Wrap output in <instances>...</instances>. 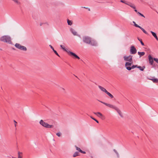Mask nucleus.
Instances as JSON below:
<instances>
[{"label": "nucleus", "instance_id": "nucleus-1", "mask_svg": "<svg viewBox=\"0 0 158 158\" xmlns=\"http://www.w3.org/2000/svg\"><path fill=\"white\" fill-rule=\"evenodd\" d=\"M98 101L102 103H103V104L107 106H108V107H109L110 108L113 109H114L115 110H116L117 113L118 114L121 116H122V113L121 110H119L118 108L115 107L113 105L108 104L106 103H105V102L100 101L98 100Z\"/></svg>", "mask_w": 158, "mask_h": 158}, {"label": "nucleus", "instance_id": "nucleus-2", "mask_svg": "<svg viewBox=\"0 0 158 158\" xmlns=\"http://www.w3.org/2000/svg\"><path fill=\"white\" fill-rule=\"evenodd\" d=\"M60 46L61 48L64 51H66L67 53L70 55L73 56L75 57L76 58H77L78 59H80V58L75 53L70 52L69 51L68 49H66L64 47L63 45H60Z\"/></svg>", "mask_w": 158, "mask_h": 158}, {"label": "nucleus", "instance_id": "nucleus-3", "mask_svg": "<svg viewBox=\"0 0 158 158\" xmlns=\"http://www.w3.org/2000/svg\"><path fill=\"white\" fill-rule=\"evenodd\" d=\"M0 40L2 42L9 44L11 43L10 38L8 36L4 35L1 37Z\"/></svg>", "mask_w": 158, "mask_h": 158}, {"label": "nucleus", "instance_id": "nucleus-4", "mask_svg": "<svg viewBox=\"0 0 158 158\" xmlns=\"http://www.w3.org/2000/svg\"><path fill=\"white\" fill-rule=\"evenodd\" d=\"M39 123L40 125L46 128H51L53 127L52 125L49 124L44 122L43 120H41Z\"/></svg>", "mask_w": 158, "mask_h": 158}, {"label": "nucleus", "instance_id": "nucleus-5", "mask_svg": "<svg viewBox=\"0 0 158 158\" xmlns=\"http://www.w3.org/2000/svg\"><path fill=\"white\" fill-rule=\"evenodd\" d=\"M15 46L17 48L24 51H26L27 50L26 48L23 46L19 44L16 43L15 44Z\"/></svg>", "mask_w": 158, "mask_h": 158}, {"label": "nucleus", "instance_id": "nucleus-6", "mask_svg": "<svg viewBox=\"0 0 158 158\" xmlns=\"http://www.w3.org/2000/svg\"><path fill=\"white\" fill-rule=\"evenodd\" d=\"M88 44L93 46H97L98 45V44L97 41L94 39L91 38Z\"/></svg>", "mask_w": 158, "mask_h": 158}, {"label": "nucleus", "instance_id": "nucleus-7", "mask_svg": "<svg viewBox=\"0 0 158 158\" xmlns=\"http://www.w3.org/2000/svg\"><path fill=\"white\" fill-rule=\"evenodd\" d=\"M91 38L88 36H84L83 37L82 40L83 42L87 44H88Z\"/></svg>", "mask_w": 158, "mask_h": 158}, {"label": "nucleus", "instance_id": "nucleus-8", "mask_svg": "<svg viewBox=\"0 0 158 158\" xmlns=\"http://www.w3.org/2000/svg\"><path fill=\"white\" fill-rule=\"evenodd\" d=\"M132 56L131 55H129L128 56H124L123 57L125 61H128L130 62L132 61Z\"/></svg>", "mask_w": 158, "mask_h": 158}, {"label": "nucleus", "instance_id": "nucleus-9", "mask_svg": "<svg viewBox=\"0 0 158 158\" xmlns=\"http://www.w3.org/2000/svg\"><path fill=\"white\" fill-rule=\"evenodd\" d=\"M137 50L133 46H131L130 49V52L131 54H135L136 53Z\"/></svg>", "mask_w": 158, "mask_h": 158}, {"label": "nucleus", "instance_id": "nucleus-10", "mask_svg": "<svg viewBox=\"0 0 158 158\" xmlns=\"http://www.w3.org/2000/svg\"><path fill=\"white\" fill-rule=\"evenodd\" d=\"M132 63L128 62H126L125 66L126 67V69L128 70H130L131 69V67H128L129 66H130L131 65Z\"/></svg>", "mask_w": 158, "mask_h": 158}, {"label": "nucleus", "instance_id": "nucleus-11", "mask_svg": "<svg viewBox=\"0 0 158 158\" xmlns=\"http://www.w3.org/2000/svg\"><path fill=\"white\" fill-rule=\"evenodd\" d=\"M94 114L99 118H102L104 117L103 114L99 112H94Z\"/></svg>", "mask_w": 158, "mask_h": 158}, {"label": "nucleus", "instance_id": "nucleus-12", "mask_svg": "<svg viewBox=\"0 0 158 158\" xmlns=\"http://www.w3.org/2000/svg\"><path fill=\"white\" fill-rule=\"evenodd\" d=\"M148 59L150 64L151 65L152 64L153 61L152 57L150 55H149L148 56Z\"/></svg>", "mask_w": 158, "mask_h": 158}, {"label": "nucleus", "instance_id": "nucleus-13", "mask_svg": "<svg viewBox=\"0 0 158 158\" xmlns=\"http://www.w3.org/2000/svg\"><path fill=\"white\" fill-rule=\"evenodd\" d=\"M150 32L152 34L153 36L155 38V39L157 40H158V38L155 32L152 31H150Z\"/></svg>", "mask_w": 158, "mask_h": 158}, {"label": "nucleus", "instance_id": "nucleus-14", "mask_svg": "<svg viewBox=\"0 0 158 158\" xmlns=\"http://www.w3.org/2000/svg\"><path fill=\"white\" fill-rule=\"evenodd\" d=\"M98 87L102 91L105 93H106L107 91L105 88L101 86H98Z\"/></svg>", "mask_w": 158, "mask_h": 158}, {"label": "nucleus", "instance_id": "nucleus-15", "mask_svg": "<svg viewBox=\"0 0 158 158\" xmlns=\"http://www.w3.org/2000/svg\"><path fill=\"white\" fill-rule=\"evenodd\" d=\"M70 31L74 35H77V32L75 30H74L73 29L71 28L70 29Z\"/></svg>", "mask_w": 158, "mask_h": 158}, {"label": "nucleus", "instance_id": "nucleus-16", "mask_svg": "<svg viewBox=\"0 0 158 158\" xmlns=\"http://www.w3.org/2000/svg\"><path fill=\"white\" fill-rule=\"evenodd\" d=\"M148 79L152 81L154 83H158V79L157 78H148Z\"/></svg>", "mask_w": 158, "mask_h": 158}, {"label": "nucleus", "instance_id": "nucleus-17", "mask_svg": "<svg viewBox=\"0 0 158 158\" xmlns=\"http://www.w3.org/2000/svg\"><path fill=\"white\" fill-rule=\"evenodd\" d=\"M137 68L139 69L141 71H143L144 69L145 68V67L144 66L142 67L138 66Z\"/></svg>", "mask_w": 158, "mask_h": 158}, {"label": "nucleus", "instance_id": "nucleus-18", "mask_svg": "<svg viewBox=\"0 0 158 158\" xmlns=\"http://www.w3.org/2000/svg\"><path fill=\"white\" fill-rule=\"evenodd\" d=\"M79 152H75L73 155V157H75L79 155Z\"/></svg>", "mask_w": 158, "mask_h": 158}, {"label": "nucleus", "instance_id": "nucleus-19", "mask_svg": "<svg viewBox=\"0 0 158 158\" xmlns=\"http://www.w3.org/2000/svg\"><path fill=\"white\" fill-rule=\"evenodd\" d=\"M138 54L139 56V57H140L144 55H145V53L144 52H138Z\"/></svg>", "mask_w": 158, "mask_h": 158}, {"label": "nucleus", "instance_id": "nucleus-20", "mask_svg": "<svg viewBox=\"0 0 158 158\" xmlns=\"http://www.w3.org/2000/svg\"><path fill=\"white\" fill-rule=\"evenodd\" d=\"M22 153L18 152V158H22Z\"/></svg>", "mask_w": 158, "mask_h": 158}, {"label": "nucleus", "instance_id": "nucleus-21", "mask_svg": "<svg viewBox=\"0 0 158 158\" xmlns=\"http://www.w3.org/2000/svg\"><path fill=\"white\" fill-rule=\"evenodd\" d=\"M139 28L144 33L147 35L148 34V33L143 28L141 27H140Z\"/></svg>", "mask_w": 158, "mask_h": 158}, {"label": "nucleus", "instance_id": "nucleus-22", "mask_svg": "<svg viewBox=\"0 0 158 158\" xmlns=\"http://www.w3.org/2000/svg\"><path fill=\"white\" fill-rule=\"evenodd\" d=\"M67 23H68V24L69 25H71L72 24V21L71 20H69L68 19L67 20Z\"/></svg>", "mask_w": 158, "mask_h": 158}, {"label": "nucleus", "instance_id": "nucleus-23", "mask_svg": "<svg viewBox=\"0 0 158 158\" xmlns=\"http://www.w3.org/2000/svg\"><path fill=\"white\" fill-rule=\"evenodd\" d=\"M106 93L111 98H113V96L108 91H107V92Z\"/></svg>", "mask_w": 158, "mask_h": 158}, {"label": "nucleus", "instance_id": "nucleus-24", "mask_svg": "<svg viewBox=\"0 0 158 158\" xmlns=\"http://www.w3.org/2000/svg\"><path fill=\"white\" fill-rule=\"evenodd\" d=\"M77 149L78 150L79 152H81L82 153L85 154L86 153L85 152L81 150V149Z\"/></svg>", "mask_w": 158, "mask_h": 158}, {"label": "nucleus", "instance_id": "nucleus-25", "mask_svg": "<svg viewBox=\"0 0 158 158\" xmlns=\"http://www.w3.org/2000/svg\"><path fill=\"white\" fill-rule=\"evenodd\" d=\"M138 40L140 41V42L141 44L143 45V46H144V44L143 43V42H142V40L141 39H139V38H138Z\"/></svg>", "mask_w": 158, "mask_h": 158}, {"label": "nucleus", "instance_id": "nucleus-26", "mask_svg": "<svg viewBox=\"0 0 158 158\" xmlns=\"http://www.w3.org/2000/svg\"><path fill=\"white\" fill-rule=\"evenodd\" d=\"M126 4L127 5L129 6H131V7L132 8H133V9H135V6L131 5V4H129L128 3H126Z\"/></svg>", "mask_w": 158, "mask_h": 158}, {"label": "nucleus", "instance_id": "nucleus-27", "mask_svg": "<svg viewBox=\"0 0 158 158\" xmlns=\"http://www.w3.org/2000/svg\"><path fill=\"white\" fill-rule=\"evenodd\" d=\"M133 23L134 24V25L135 27L139 28L140 27L138 25V24H136L135 22L133 21Z\"/></svg>", "mask_w": 158, "mask_h": 158}, {"label": "nucleus", "instance_id": "nucleus-28", "mask_svg": "<svg viewBox=\"0 0 158 158\" xmlns=\"http://www.w3.org/2000/svg\"><path fill=\"white\" fill-rule=\"evenodd\" d=\"M138 65H133L131 67V69H133L135 68H137L138 67Z\"/></svg>", "mask_w": 158, "mask_h": 158}, {"label": "nucleus", "instance_id": "nucleus-29", "mask_svg": "<svg viewBox=\"0 0 158 158\" xmlns=\"http://www.w3.org/2000/svg\"><path fill=\"white\" fill-rule=\"evenodd\" d=\"M90 117L92 119H93V120H94V121H95L97 123H98L99 122L97 120H96V119H95V118H93V117Z\"/></svg>", "mask_w": 158, "mask_h": 158}, {"label": "nucleus", "instance_id": "nucleus-30", "mask_svg": "<svg viewBox=\"0 0 158 158\" xmlns=\"http://www.w3.org/2000/svg\"><path fill=\"white\" fill-rule=\"evenodd\" d=\"M137 14H138L139 15H140V16H141L145 18L143 14H141V13H139V12H137Z\"/></svg>", "mask_w": 158, "mask_h": 158}, {"label": "nucleus", "instance_id": "nucleus-31", "mask_svg": "<svg viewBox=\"0 0 158 158\" xmlns=\"http://www.w3.org/2000/svg\"><path fill=\"white\" fill-rule=\"evenodd\" d=\"M153 60H155L157 63L158 64V59L157 58H154Z\"/></svg>", "mask_w": 158, "mask_h": 158}, {"label": "nucleus", "instance_id": "nucleus-32", "mask_svg": "<svg viewBox=\"0 0 158 158\" xmlns=\"http://www.w3.org/2000/svg\"><path fill=\"white\" fill-rule=\"evenodd\" d=\"M54 51V53L58 56H60L59 55V54H58V53H57V52L55 50H54L53 51Z\"/></svg>", "mask_w": 158, "mask_h": 158}, {"label": "nucleus", "instance_id": "nucleus-33", "mask_svg": "<svg viewBox=\"0 0 158 158\" xmlns=\"http://www.w3.org/2000/svg\"><path fill=\"white\" fill-rule=\"evenodd\" d=\"M56 135L59 137H60L61 136V134L60 132H58L56 133Z\"/></svg>", "mask_w": 158, "mask_h": 158}, {"label": "nucleus", "instance_id": "nucleus-34", "mask_svg": "<svg viewBox=\"0 0 158 158\" xmlns=\"http://www.w3.org/2000/svg\"><path fill=\"white\" fill-rule=\"evenodd\" d=\"M14 122L15 123V127H16V123H17V122L16 121H15V120H14Z\"/></svg>", "mask_w": 158, "mask_h": 158}, {"label": "nucleus", "instance_id": "nucleus-35", "mask_svg": "<svg viewBox=\"0 0 158 158\" xmlns=\"http://www.w3.org/2000/svg\"><path fill=\"white\" fill-rule=\"evenodd\" d=\"M120 2H122L123 3H125V4L127 3H126V2H125V1H123V0H120Z\"/></svg>", "mask_w": 158, "mask_h": 158}, {"label": "nucleus", "instance_id": "nucleus-36", "mask_svg": "<svg viewBox=\"0 0 158 158\" xmlns=\"http://www.w3.org/2000/svg\"><path fill=\"white\" fill-rule=\"evenodd\" d=\"M49 46L52 49V50H53V51L54 50L53 48L51 46V45H49Z\"/></svg>", "mask_w": 158, "mask_h": 158}, {"label": "nucleus", "instance_id": "nucleus-37", "mask_svg": "<svg viewBox=\"0 0 158 158\" xmlns=\"http://www.w3.org/2000/svg\"><path fill=\"white\" fill-rule=\"evenodd\" d=\"M114 151L117 154V155L118 156V153L116 151V150L115 149H114Z\"/></svg>", "mask_w": 158, "mask_h": 158}, {"label": "nucleus", "instance_id": "nucleus-38", "mask_svg": "<svg viewBox=\"0 0 158 158\" xmlns=\"http://www.w3.org/2000/svg\"><path fill=\"white\" fill-rule=\"evenodd\" d=\"M135 12H137V10H135Z\"/></svg>", "mask_w": 158, "mask_h": 158}, {"label": "nucleus", "instance_id": "nucleus-39", "mask_svg": "<svg viewBox=\"0 0 158 158\" xmlns=\"http://www.w3.org/2000/svg\"><path fill=\"white\" fill-rule=\"evenodd\" d=\"M41 25H42V24H40V26H41Z\"/></svg>", "mask_w": 158, "mask_h": 158}, {"label": "nucleus", "instance_id": "nucleus-40", "mask_svg": "<svg viewBox=\"0 0 158 158\" xmlns=\"http://www.w3.org/2000/svg\"><path fill=\"white\" fill-rule=\"evenodd\" d=\"M76 148H78V147H76Z\"/></svg>", "mask_w": 158, "mask_h": 158}]
</instances>
